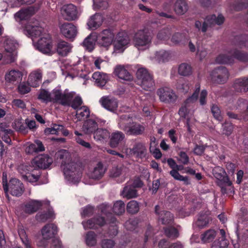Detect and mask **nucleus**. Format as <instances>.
Returning <instances> with one entry per match:
<instances>
[{"label": "nucleus", "mask_w": 248, "mask_h": 248, "mask_svg": "<svg viewBox=\"0 0 248 248\" xmlns=\"http://www.w3.org/2000/svg\"><path fill=\"white\" fill-rule=\"evenodd\" d=\"M121 195L123 198L129 199L136 197L137 196V193L133 186H126L124 188L121 192Z\"/></svg>", "instance_id": "a18cd8bd"}, {"label": "nucleus", "mask_w": 248, "mask_h": 248, "mask_svg": "<svg viewBox=\"0 0 248 248\" xmlns=\"http://www.w3.org/2000/svg\"><path fill=\"white\" fill-rule=\"evenodd\" d=\"M151 74L149 73L148 70L143 67H139L136 72V77L137 78V82L145 79L148 77L151 76Z\"/></svg>", "instance_id": "864d4df0"}, {"label": "nucleus", "mask_w": 248, "mask_h": 248, "mask_svg": "<svg viewBox=\"0 0 248 248\" xmlns=\"http://www.w3.org/2000/svg\"><path fill=\"white\" fill-rule=\"evenodd\" d=\"M92 78L97 86L102 87L108 81L109 77L106 73L96 72L93 74Z\"/></svg>", "instance_id": "c85d7f7f"}, {"label": "nucleus", "mask_w": 248, "mask_h": 248, "mask_svg": "<svg viewBox=\"0 0 248 248\" xmlns=\"http://www.w3.org/2000/svg\"><path fill=\"white\" fill-rule=\"evenodd\" d=\"M105 223V220L103 217L93 218L89 219L87 221H83L82 224L84 229H95L98 226H101Z\"/></svg>", "instance_id": "72a5a7b5"}, {"label": "nucleus", "mask_w": 248, "mask_h": 248, "mask_svg": "<svg viewBox=\"0 0 248 248\" xmlns=\"http://www.w3.org/2000/svg\"><path fill=\"white\" fill-rule=\"evenodd\" d=\"M109 137V132L105 129H97L93 133L94 139L97 141L104 142Z\"/></svg>", "instance_id": "58836bf2"}, {"label": "nucleus", "mask_w": 248, "mask_h": 248, "mask_svg": "<svg viewBox=\"0 0 248 248\" xmlns=\"http://www.w3.org/2000/svg\"><path fill=\"white\" fill-rule=\"evenodd\" d=\"M214 176L218 180L223 181L226 186H231V182L229 180L226 176V173L225 170L220 167H217L213 170Z\"/></svg>", "instance_id": "f704fd0d"}, {"label": "nucleus", "mask_w": 248, "mask_h": 248, "mask_svg": "<svg viewBox=\"0 0 248 248\" xmlns=\"http://www.w3.org/2000/svg\"><path fill=\"white\" fill-rule=\"evenodd\" d=\"M63 129V125L54 124L51 127L47 128L45 130L46 135L58 134L60 131Z\"/></svg>", "instance_id": "bf43d9fd"}, {"label": "nucleus", "mask_w": 248, "mask_h": 248, "mask_svg": "<svg viewBox=\"0 0 248 248\" xmlns=\"http://www.w3.org/2000/svg\"><path fill=\"white\" fill-rule=\"evenodd\" d=\"M160 101L166 104L174 103L177 100L178 96L175 92L168 87L159 88L156 91Z\"/></svg>", "instance_id": "9d476101"}, {"label": "nucleus", "mask_w": 248, "mask_h": 248, "mask_svg": "<svg viewBox=\"0 0 248 248\" xmlns=\"http://www.w3.org/2000/svg\"><path fill=\"white\" fill-rule=\"evenodd\" d=\"M152 37L146 29L138 30L134 34L132 43L139 50H145L149 48Z\"/></svg>", "instance_id": "423d86ee"}, {"label": "nucleus", "mask_w": 248, "mask_h": 248, "mask_svg": "<svg viewBox=\"0 0 248 248\" xmlns=\"http://www.w3.org/2000/svg\"><path fill=\"white\" fill-rule=\"evenodd\" d=\"M18 170L22 174L24 179L31 183L36 182L40 175L39 170L32 165H21L18 167Z\"/></svg>", "instance_id": "6e6552de"}, {"label": "nucleus", "mask_w": 248, "mask_h": 248, "mask_svg": "<svg viewBox=\"0 0 248 248\" xmlns=\"http://www.w3.org/2000/svg\"><path fill=\"white\" fill-rule=\"evenodd\" d=\"M187 106L184 105L180 108L178 114L181 117L184 118L186 120L187 130L190 132L191 122L190 120L193 117L192 113H190L188 109Z\"/></svg>", "instance_id": "473e14b6"}, {"label": "nucleus", "mask_w": 248, "mask_h": 248, "mask_svg": "<svg viewBox=\"0 0 248 248\" xmlns=\"http://www.w3.org/2000/svg\"><path fill=\"white\" fill-rule=\"evenodd\" d=\"M18 233L19 236L22 240L23 244L24 245L26 248H31V243L28 240L26 234L23 230L19 231Z\"/></svg>", "instance_id": "774afa93"}, {"label": "nucleus", "mask_w": 248, "mask_h": 248, "mask_svg": "<svg viewBox=\"0 0 248 248\" xmlns=\"http://www.w3.org/2000/svg\"><path fill=\"white\" fill-rule=\"evenodd\" d=\"M187 39V37L185 33L176 32L172 36L171 41L175 45L183 44Z\"/></svg>", "instance_id": "de8ad7c7"}, {"label": "nucleus", "mask_w": 248, "mask_h": 248, "mask_svg": "<svg viewBox=\"0 0 248 248\" xmlns=\"http://www.w3.org/2000/svg\"><path fill=\"white\" fill-rule=\"evenodd\" d=\"M53 159L47 155H40L35 157L31 161L34 167L39 169H46L52 163Z\"/></svg>", "instance_id": "6ab92c4d"}, {"label": "nucleus", "mask_w": 248, "mask_h": 248, "mask_svg": "<svg viewBox=\"0 0 248 248\" xmlns=\"http://www.w3.org/2000/svg\"><path fill=\"white\" fill-rule=\"evenodd\" d=\"M127 210L131 214L137 213L139 210V203L136 201L129 202L127 205Z\"/></svg>", "instance_id": "e2e57ef3"}, {"label": "nucleus", "mask_w": 248, "mask_h": 248, "mask_svg": "<svg viewBox=\"0 0 248 248\" xmlns=\"http://www.w3.org/2000/svg\"><path fill=\"white\" fill-rule=\"evenodd\" d=\"M175 86L176 89L179 92L184 93H187L189 90L188 83L184 79L179 80Z\"/></svg>", "instance_id": "6e6d98bb"}, {"label": "nucleus", "mask_w": 248, "mask_h": 248, "mask_svg": "<svg viewBox=\"0 0 248 248\" xmlns=\"http://www.w3.org/2000/svg\"><path fill=\"white\" fill-rule=\"evenodd\" d=\"M97 38V36L96 33L93 32L91 33L84 39L83 42V46L89 51H92L94 48Z\"/></svg>", "instance_id": "c9c22d12"}, {"label": "nucleus", "mask_w": 248, "mask_h": 248, "mask_svg": "<svg viewBox=\"0 0 248 248\" xmlns=\"http://www.w3.org/2000/svg\"><path fill=\"white\" fill-rule=\"evenodd\" d=\"M171 32L170 29L168 28L160 30L156 35L158 41L166 42L170 39Z\"/></svg>", "instance_id": "8fccbe9b"}, {"label": "nucleus", "mask_w": 248, "mask_h": 248, "mask_svg": "<svg viewBox=\"0 0 248 248\" xmlns=\"http://www.w3.org/2000/svg\"><path fill=\"white\" fill-rule=\"evenodd\" d=\"M216 236V232L214 230H209L203 233L201 236V239L204 243L211 242Z\"/></svg>", "instance_id": "4d7b16f0"}, {"label": "nucleus", "mask_w": 248, "mask_h": 248, "mask_svg": "<svg viewBox=\"0 0 248 248\" xmlns=\"http://www.w3.org/2000/svg\"><path fill=\"white\" fill-rule=\"evenodd\" d=\"M224 22V17L221 15H219L217 17L215 15L207 16L204 22L202 23L199 21H196L195 26L199 30L202 32H205L208 26H211L215 24L220 25Z\"/></svg>", "instance_id": "9b49d317"}, {"label": "nucleus", "mask_w": 248, "mask_h": 248, "mask_svg": "<svg viewBox=\"0 0 248 248\" xmlns=\"http://www.w3.org/2000/svg\"><path fill=\"white\" fill-rule=\"evenodd\" d=\"M113 212L117 215H120L124 212L125 204L122 201L116 202L113 207Z\"/></svg>", "instance_id": "052dcab7"}, {"label": "nucleus", "mask_w": 248, "mask_h": 248, "mask_svg": "<svg viewBox=\"0 0 248 248\" xmlns=\"http://www.w3.org/2000/svg\"><path fill=\"white\" fill-rule=\"evenodd\" d=\"M170 174L174 178V179L184 182L186 184H188L189 182L187 177H184L179 174V173L175 170H172L170 172Z\"/></svg>", "instance_id": "69168bd1"}, {"label": "nucleus", "mask_w": 248, "mask_h": 248, "mask_svg": "<svg viewBox=\"0 0 248 248\" xmlns=\"http://www.w3.org/2000/svg\"><path fill=\"white\" fill-rule=\"evenodd\" d=\"M99 102L104 108L111 112H114L118 108L117 100L110 96L102 97Z\"/></svg>", "instance_id": "aec40b11"}, {"label": "nucleus", "mask_w": 248, "mask_h": 248, "mask_svg": "<svg viewBox=\"0 0 248 248\" xmlns=\"http://www.w3.org/2000/svg\"><path fill=\"white\" fill-rule=\"evenodd\" d=\"M115 33L111 29L103 30L98 35L100 44L105 47L110 46L114 40Z\"/></svg>", "instance_id": "dca6fc26"}, {"label": "nucleus", "mask_w": 248, "mask_h": 248, "mask_svg": "<svg viewBox=\"0 0 248 248\" xmlns=\"http://www.w3.org/2000/svg\"><path fill=\"white\" fill-rule=\"evenodd\" d=\"M170 58V52L161 50L156 51L153 56L150 57V59L154 62H164L168 61Z\"/></svg>", "instance_id": "7c9ffc66"}, {"label": "nucleus", "mask_w": 248, "mask_h": 248, "mask_svg": "<svg viewBox=\"0 0 248 248\" xmlns=\"http://www.w3.org/2000/svg\"><path fill=\"white\" fill-rule=\"evenodd\" d=\"M42 239L37 242L39 247H46L47 240L54 237L58 232V228L54 224H47L44 226L41 231Z\"/></svg>", "instance_id": "1a4fd4ad"}, {"label": "nucleus", "mask_w": 248, "mask_h": 248, "mask_svg": "<svg viewBox=\"0 0 248 248\" xmlns=\"http://www.w3.org/2000/svg\"><path fill=\"white\" fill-rule=\"evenodd\" d=\"M219 235L221 237L215 241L212 246V248H227L228 242L225 239V232L223 229L219 230Z\"/></svg>", "instance_id": "79ce46f5"}, {"label": "nucleus", "mask_w": 248, "mask_h": 248, "mask_svg": "<svg viewBox=\"0 0 248 248\" xmlns=\"http://www.w3.org/2000/svg\"><path fill=\"white\" fill-rule=\"evenodd\" d=\"M46 202L45 201L31 200L24 205L23 210L26 213L32 214L36 212Z\"/></svg>", "instance_id": "b1692460"}, {"label": "nucleus", "mask_w": 248, "mask_h": 248, "mask_svg": "<svg viewBox=\"0 0 248 248\" xmlns=\"http://www.w3.org/2000/svg\"><path fill=\"white\" fill-rule=\"evenodd\" d=\"M90 115V110L86 106H83L78 109L74 121L77 122L87 118Z\"/></svg>", "instance_id": "37998d69"}, {"label": "nucleus", "mask_w": 248, "mask_h": 248, "mask_svg": "<svg viewBox=\"0 0 248 248\" xmlns=\"http://www.w3.org/2000/svg\"><path fill=\"white\" fill-rule=\"evenodd\" d=\"M233 87L238 92H246L248 90V77L236 79Z\"/></svg>", "instance_id": "4c0bfd02"}, {"label": "nucleus", "mask_w": 248, "mask_h": 248, "mask_svg": "<svg viewBox=\"0 0 248 248\" xmlns=\"http://www.w3.org/2000/svg\"><path fill=\"white\" fill-rule=\"evenodd\" d=\"M174 10L177 14H184L187 10L185 0H177L174 4Z\"/></svg>", "instance_id": "49530a36"}, {"label": "nucleus", "mask_w": 248, "mask_h": 248, "mask_svg": "<svg viewBox=\"0 0 248 248\" xmlns=\"http://www.w3.org/2000/svg\"><path fill=\"white\" fill-rule=\"evenodd\" d=\"M33 11V8L32 7L22 9L15 14V18L17 21L26 19L32 14Z\"/></svg>", "instance_id": "a19ab883"}, {"label": "nucleus", "mask_w": 248, "mask_h": 248, "mask_svg": "<svg viewBox=\"0 0 248 248\" xmlns=\"http://www.w3.org/2000/svg\"><path fill=\"white\" fill-rule=\"evenodd\" d=\"M124 134L120 131H116L110 136V145L113 148L118 146L119 144L124 139Z\"/></svg>", "instance_id": "ea45409f"}, {"label": "nucleus", "mask_w": 248, "mask_h": 248, "mask_svg": "<svg viewBox=\"0 0 248 248\" xmlns=\"http://www.w3.org/2000/svg\"><path fill=\"white\" fill-rule=\"evenodd\" d=\"M211 80L214 83L223 84L229 78L227 69L224 67H220L214 70L210 74Z\"/></svg>", "instance_id": "2eb2a0df"}, {"label": "nucleus", "mask_w": 248, "mask_h": 248, "mask_svg": "<svg viewBox=\"0 0 248 248\" xmlns=\"http://www.w3.org/2000/svg\"><path fill=\"white\" fill-rule=\"evenodd\" d=\"M159 206L155 207V212L158 216V219L163 224H167L170 223L173 219L172 214L167 211H161Z\"/></svg>", "instance_id": "cd10ccee"}, {"label": "nucleus", "mask_w": 248, "mask_h": 248, "mask_svg": "<svg viewBox=\"0 0 248 248\" xmlns=\"http://www.w3.org/2000/svg\"><path fill=\"white\" fill-rule=\"evenodd\" d=\"M130 39L128 33L125 31H122L117 33L113 41V53H123L129 46Z\"/></svg>", "instance_id": "0eeeda50"}, {"label": "nucleus", "mask_w": 248, "mask_h": 248, "mask_svg": "<svg viewBox=\"0 0 248 248\" xmlns=\"http://www.w3.org/2000/svg\"><path fill=\"white\" fill-rule=\"evenodd\" d=\"M178 73L181 76H189L192 74L191 67L187 63H181L178 67Z\"/></svg>", "instance_id": "5fc2aeb1"}, {"label": "nucleus", "mask_w": 248, "mask_h": 248, "mask_svg": "<svg viewBox=\"0 0 248 248\" xmlns=\"http://www.w3.org/2000/svg\"><path fill=\"white\" fill-rule=\"evenodd\" d=\"M125 153L127 155H135L140 158L144 157L146 154V149L141 143H138L132 149H126Z\"/></svg>", "instance_id": "393cba45"}, {"label": "nucleus", "mask_w": 248, "mask_h": 248, "mask_svg": "<svg viewBox=\"0 0 248 248\" xmlns=\"http://www.w3.org/2000/svg\"><path fill=\"white\" fill-rule=\"evenodd\" d=\"M108 7L107 0H93V8L95 10L104 9Z\"/></svg>", "instance_id": "680f3d73"}, {"label": "nucleus", "mask_w": 248, "mask_h": 248, "mask_svg": "<svg viewBox=\"0 0 248 248\" xmlns=\"http://www.w3.org/2000/svg\"><path fill=\"white\" fill-rule=\"evenodd\" d=\"M138 84L145 90H151L155 85L152 75L140 81Z\"/></svg>", "instance_id": "c03bdc74"}, {"label": "nucleus", "mask_w": 248, "mask_h": 248, "mask_svg": "<svg viewBox=\"0 0 248 248\" xmlns=\"http://www.w3.org/2000/svg\"><path fill=\"white\" fill-rule=\"evenodd\" d=\"M104 19V16L99 13L91 16L87 22L88 29L92 30L97 29L102 25Z\"/></svg>", "instance_id": "4be33fe9"}, {"label": "nucleus", "mask_w": 248, "mask_h": 248, "mask_svg": "<svg viewBox=\"0 0 248 248\" xmlns=\"http://www.w3.org/2000/svg\"><path fill=\"white\" fill-rule=\"evenodd\" d=\"M30 86L28 82H22L18 86V91L20 94H25L30 92Z\"/></svg>", "instance_id": "338daca9"}, {"label": "nucleus", "mask_w": 248, "mask_h": 248, "mask_svg": "<svg viewBox=\"0 0 248 248\" xmlns=\"http://www.w3.org/2000/svg\"><path fill=\"white\" fill-rule=\"evenodd\" d=\"M105 172V169L101 163H98L93 169L90 170L88 176L93 179H99L101 178Z\"/></svg>", "instance_id": "c756f323"}, {"label": "nucleus", "mask_w": 248, "mask_h": 248, "mask_svg": "<svg viewBox=\"0 0 248 248\" xmlns=\"http://www.w3.org/2000/svg\"><path fill=\"white\" fill-rule=\"evenodd\" d=\"M81 11L72 4L63 5L61 9V14L66 20H74L78 18Z\"/></svg>", "instance_id": "f8f14e48"}, {"label": "nucleus", "mask_w": 248, "mask_h": 248, "mask_svg": "<svg viewBox=\"0 0 248 248\" xmlns=\"http://www.w3.org/2000/svg\"><path fill=\"white\" fill-rule=\"evenodd\" d=\"M23 74L18 70L12 69L7 71L5 75L4 79L6 82L11 84H16L21 81Z\"/></svg>", "instance_id": "412c9836"}, {"label": "nucleus", "mask_w": 248, "mask_h": 248, "mask_svg": "<svg viewBox=\"0 0 248 248\" xmlns=\"http://www.w3.org/2000/svg\"><path fill=\"white\" fill-rule=\"evenodd\" d=\"M110 175L115 178L119 177L120 180V181L121 182L124 179L126 174L122 168H114L111 170Z\"/></svg>", "instance_id": "603ef678"}, {"label": "nucleus", "mask_w": 248, "mask_h": 248, "mask_svg": "<svg viewBox=\"0 0 248 248\" xmlns=\"http://www.w3.org/2000/svg\"><path fill=\"white\" fill-rule=\"evenodd\" d=\"M25 147V152L28 154L42 152L45 150L42 142L38 140H35L33 143H27Z\"/></svg>", "instance_id": "2f4dec72"}, {"label": "nucleus", "mask_w": 248, "mask_h": 248, "mask_svg": "<svg viewBox=\"0 0 248 248\" xmlns=\"http://www.w3.org/2000/svg\"><path fill=\"white\" fill-rule=\"evenodd\" d=\"M75 95L74 92L69 93L67 90L62 92L61 87L58 86L51 93L45 90L40 91L38 99L45 103L52 102L62 105H69Z\"/></svg>", "instance_id": "20e7f679"}, {"label": "nucleus", "mask_w": 248, "mask_h": 248, "mask_svg": "<svg viewBox=\"0 0 248 248\" xmlns=\"http://www.w3.org/2000/svg\"><path fill=\"white\" fill-rule=\"evenodd\" d=\"M60 29L62 35L69 39L75 38L78 33L77 27L71 23H64L61 24Z\"/></svg>", "instance_id": "a211bd4d"}, {"label": "nucleus", "mask_w": 248, "mask_h": 248, "mask_svg": "<svg viewBox=\"0 0 248 248\" xmlns=\"http://www.w3.org/2000/svg\"><path fill=\"white\" fill-rule=\"evenodd\" d=\"M24 190L23 184L16 178L11 179L8 185V192L15 196H21Z\"/></svg>", "instance_id": "f3484780"}, {"label": "nucleus", "mask_w": 248, "mask_h": 248, "mask_svg": "<svg viewBox=\"0 0 248 248\" xmlns=\"http://www.w3.org/2000/svg\"><path fill=\"white\" fill-rule=\"evenodd\" d=\"M98 121L97 119L95 120L89 119L86 121L82 127L83 131L86 134H90L94 132L98 127Z\"/></svg>", "instance_id": "e433bc0d"}, {"label": "nucleus", "mask_w": 248, "mask_h": 248, "mask_svg": "<svg viewBox=\"0 0 248 248\" xmlns=\"http://www.w3.org/2000/svg\"><path fill=\"white\" fill-rule=\"evenodd\" d=\"M55 156L62 160L61 167L65 179L70 183L78 182L84 170L82 163L72 161L70 154L65 150L59 151L56 153Z\"/></svg>", "instance_id": "f03ea898"}, {"label": "nucleus", "mask_w": 248, "mask_h": 248, "mask_svg": "<svg viewBox=\"0 0 248 248\" xmlns=\"http://www.w3.org/2000/svg\"><path fill=\"white\" fill-rule=\"evenodd\" d=\"M17 44L16 41L10 38H7L4 42L5 51L9 54L7 55L6 62L10 63L15 62L16 59L17 53L16 51Z\"/></svg>", "instance_id": "4468645a"}, {"label": "nucleus", "mask_w": 248, "mask_h": 248, "mask_svg": "<svg viewBox=\"0 0 248 248\" xmlns=\"http://www.w3.org/2000/svg\"><path fill=\"white\" fill-rule=\"evenodd\" d=\"M106 61L100 57H93L90 68L86 67L84 64L79 62L77 64L72 63L67 66L66 69L68 73L67 76L73 78L78 77L84 79H89L88 74L91 71L100 70L104 65Z\"/></svg>", "instance_id": "7ed1b4c3"}, {"label": "nucleus", "mask_w": 248, "mask_h": 248, "mask_svg": "<svg viewBox=\"0 0 248 248\" xmlns=\"http://www.w3.org/2000/svg\"><path fill=\"white\" fill-rule=\"evenodd\" d=\"M132 119L127 114H123L120 118L119 127L129 135L141 134L144 131V127L139 124L132 123Z\"/></svg>", "instance_id": "39448f33"}, {"label": "nucleus", "mask_w": 248, "mask_h": 248, "mask_svg": "<svg viewBox=\"0 0 248 248\" xmlns=\"http://www.w3.org/2000/svg\"><path fill=\"white\" fill-rule=\"evenodd\" d=\"M208 223V218L207 215H203L200 216L197 221L193 224V227L197 228L200 229H202Z\"/></svg>", "instance_id": "3c124183"}, {"label": "nucleus", "mask_w": 248, "mask_h": 248, "mask_svg": "<svg viewBox=\"0 0 248 248\" xmlns=\"http://www.w3.org/2000/svg\"><path fill=\"white\" fill-rule=\"evenodd\" d=\"M75 134L77 136L75 140L78 144L86 148L90 149L91 148L90 144L89 142L84 141L81 138V137L82 136V134L81 133L78 132V131H75Z\"/></svg>", "instance_id": "0e129e2a"}, {"label": "nucleus", "mask_w": 248, "mask_h": 248, "mask_svg": "<svg viewBox=\"0 0 248 248\" xmlns=\"http://www.w3.org/2000/svg\"><path fill=\"white\" fill-rule=\"evenodd\" d=\"M233 58L241 61H247L248 60V55L242 53L240 51L236 50L233 53V57H230L228 55L221 54L217 57L216 62L218 63L230 64L233 61Z\"/></svg>", "instance_id": "ddd939ff"}, {"label": "nucleus", "mask_w": 248, "mask_h": 248, "mask_svg": "<svg viewBox=\"0 0 248 248\" xmlns=\"http://www.w3.org/2000/svg\"><path fill=\"white\" fill-rule=\"evenodd\" d=\"M85 242L88 246H93L96 243V236L95 233L90 231L88 232L85 236Z\"/></svg>", "instance_id": "13d9d810"}, {"label": "nucleus", "mask_w": 248, "mask_h": 248, "mask_svg": "<svg viewBox=\"0 0 248 248\" xmlns=\"http://www.w3.org/2000/svg\"><path fill=\"white\" fill-rule=\"evenodd\" d=\"M114 75L119 78L126 81H130L133 79L131 74L123 65H117L114 69Z\"/></svg>", "instance_id": "bb28decb"}, {"label": "nucleus", "mask_w": 248, "mask_h": 248, "mask_svg": "<svg viewBox=\"0 0 248 248\" xmlns=\"http://www.w3.org/2000/svg\"><path fill=\"white\" fill-rule=\"evenodd\" d=\"M54 217V213L52 209H49L47 212L45 213H38L36 216V219L40 222H45Z\"/></svg>", "instance_id": "09e8293b"}, {"label": "nucleus", "mask_w": 248, "mask_h": 248, "mask_svg": "<svg viewBox=\"0 0 248 248\" xmlns=\"http://www.w3.org/2000/svg\"><path fill=\"white\" fill-rule=\"evenodd\" d=\"M72 46L71 44L61 40L59 41L55 47L56 52L60 56L65 57L67 56L71 52L72 49Z\"/></svg>", "instance_id": "5701e85b"}, {"label": "nucleus", "mask_w": 248, "mask_h": 248, "mask_svg": "<svg viewBox=\"0 0 248 248\" xmlns=\"http://www.w3.org/2000/svg\"><path fill=\"white\" fill-rule=\"evenodd\" d=\"M24 33L31 37L34 47L41 53L52 55L56 53L54 42L50 35L35 24L29 23L24 30Z\"/></svg>", "instance_id": "f257e3e1"}, {"label": "nucleus", "mask_w": 248, "mask_h": 248, "mask_svg": "<svg viewBox=\"0 0 248 248\" xmlns=\"http://www.w3.org/2000/svg\"><path fill=\"white\" fill-rule=\"evenodd\" d=\"M42 72L40 69L33 71L30 73L28 79V82L32 87L39 86L42 82Z\"/></svg>", "instance_id": "a878e982"}]
</instances>
